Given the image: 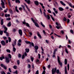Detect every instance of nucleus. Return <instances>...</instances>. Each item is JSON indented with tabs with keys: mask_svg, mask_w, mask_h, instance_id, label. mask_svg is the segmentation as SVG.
<instances>
[{
	"mask_svg": "<svg viewBox=\"0 0 74 74\" xmlns=\"http://www.w3.org/2000/svg\"><path fill=\"white\" fill-rule=\"evenodd\" d=\"M6 51L7 52H8L9 53H10L11 52V51H10V50L8 49H7L6 50Z\"/></svg>",
	"mask_w": 74,
	"mask_h": 74,
	"instance_id": "obj_42",
	"label": "nucleus"
},
{
	"mask_svg": "<svg viewBox=\"0 0 74 74\" xmlns=\"http://www.w3.org/2000/svg\"><path fill=\"white\" fill-rule=\"evenodd\" d=\"M57 58H58V63H59L61 67H62V62H60V61L59 57V56H57Z\"/></svg>",
	"mask_w": 74,
	"mask_h": 74,
	"instance_id": "obj_3",
	"label": "nucleus"
},
{
	"mask_svg": "<svg viewBox=\"0 0 74 74\" xmlns=\"http://www.w3.org/2000/svg\"><path fill=\"white\" fill-rule=\"evenodd\" d=\"M3 33V31H0V35H2Z\"/></svg>",
	"mask_w": 74,
	"mask_h": 74,
	"instance_id": "obj_38",
	"label": "nucleus"
},
{
	"mask_svg": "<svg viewBox=\"0 0 74 74\" xmlns=\"http://www.w3.org/2000/svg\"><path fill=\"white\" fill-rule=\"evenodd\" d=\"M11 25V22L9 23L8 24V27H10Z\"/></svg>",
	"mask_w": 74,
	"mask_h": 74,
	"instance_id": "obj_30",
	"label": "nucleus"
},
{
	"mask_svg": "<svg viewBox=\"0 0 74 74\" xmlns=\"http://www.w3.org/2000/svg\"><path fill=\"white\" fill-rule=\"evenodd\" d=\"M1 43L3 45H5V42L4 40L1 41Z\"/></svg>",
	"mask_w": 74,
	"mask_h": 74,
	"instance_id": "obj_11",
	"label": "nucleus"
},
{
	"mask_svg": "<svg viewBox=\"0 0 74 74\" xmlns=\"http://www.w3.org/2000/svg\"><path fill=\"white\" fill-rule=\"evenodd\" d=\"M1 25H3V20L2 19L1 21Z\"/></svg>",
	"mask_w": 74,
	"mask_h": 74,
	"instance_id": "obj_45",
	"label": "nucleus"
},
{
	"mask_svg": "<svg viewBox=\"0 0 74 74\" xmlns=\"http://www.w3.org/2000/svg\"><path fill=\"white\" fill-rule=\"evenodd\" d=\"M60 2L61 4H62V5H64V6H65V5H66V4L64 3L63 1H60Z\"/></svg>",
	"mask_w": 74,
	"mask_h": 74,
	"instance_id": "obj_13",
	"label": "nucleus"
},
{
	"mask_svg": "<svg viewBox=\"0 0 74 74\" xmlns=\"http://www.w3.org/2000/svg\"><path fill=\"white\" fill-rule=\"evenodd\" d=\"M5 65H3V64H1V67H3Z\"/></svg>",
	"mask_w": 74,
	"mask_h": 74,
	"instance_id": "obj_55",
	"label": "nucleus"
},
{
	"mask_svg": "<svg viewBox=\"0 0 74 74\" xmlns=\"http://www.w3.org/2000/svg\"><path fill=\"white\" fill-rule=\"evenodd\" d=\"M30 59L32 62H33V60H34V58L33 57H31Z\"/></svg>",
	"mask_w": 74,
	"mask_h": 74,
	"instance_id": "obj_37",
	"label": "nucleus"
},
{
	"mask_svg": "<svg viewBox=\"0 0 74 74\" xmlns=\"http://www.w3.org/2000/svg\"><path fill=\"white\" fill-rule=\"evenodd\" d=\"M43 15L46 18V19H48L50 20V16H49L48 14H46V13H45V12H43Z\"/></svg>",
	"mask_w": 74,
	"mask_h": 74,
	"instance_id": "obj_1",
	"label": "nucleus"
},
{
	"mask_svg": "<svg viewBox=\"0 0 74 74\" xmlns=\"http://www.w3.org/2000/svg\"><path fill=\"white\" fill-rule=\"evenodd\" d=\"M50 16H51V18L52 19V20L53 21H55V19H54V18H53V17H52V15H50Z\"/></svg>",
	"mask_w": 74,
	"mask_h": 74,
	"instance_id": "obj_40",
	"label": "nucleus"
},
{
	"mask_svg": "<svg viewBox=\"0 0 74 74\" xmlns=\"http://www.w3.org/2000/svg\"><path fill=\"white\" fill-rule=\"evenodd\" d=\"M3 28H4L5 29V30L3 31L4 33H6L7 32V28L6 27H5V26L3 25Z\"/></svg>",
	"mask_w": 74,
	"mask_h": 74,
	"instance_id": "obj_5",
	"label": "nucleus"
},
{
	"mask_svg": "<svg viewBox=\"0 0 74 74\" xmlns=\"http://www.w3.org/2000/svg\"><path fill=\"white\" fill-rule=\"evenodd\" d=\"M18 32L20 36H22V30L21 29H19L18 30Z\"/></svg>",
	"mask_w": 74,
	"mask_h": 74,
	"instance_id": "obj_10",
	"label": "nucleus"
},
{
	"mask_svg": "<svg viewBox=\"0 0 74 74\" xmlns=\"http://www.w3.org/2000/svg\"><path fill=\"white\" fill-rule=\"evenodd\" d=\"M64 62L65 64H66L67 63V60L66 59H65Z\"/></svg>",
	"mask_w": 74,
	"mask_h": 74,
	"instance_id": "obj_33",
	"label": "nucleus"
},
{
	"mask_svg": "<svg viewBox=\"0 0 74 74\" xmlns=\"http://www.w3.org/2000/svg\"><path fill=\"white\" fill-rule=\"evenodd\" d=\"M19 10H20V11H22V8H21V7H20L19 8Z\"/></svg>",
	"mask_w": 74,
	"mask_h": 74,
	"instance_id": "obj_61",
	"label": "nucleus"
},
{
	"mask_svg": "<svg viewBox=\"0 0 74 74\" xmlns=\"http://www.w3.org/2000/svg\"><path fill=\"white\" fill-rule=\"evenodd\" d=\"M70 32L71 33H72V34L73 33V30H70Z\"/></svg>",
	"mask_w": 74,
	"mask_h": 74,
	"instance_id": "obj_63",
	"label": "nucleus"
},
{
	"mask_svg": "<svg viewBox=\"0 0 74 74\" xmlns=\"http://www.w3.org/2000/svg\"><path fill=\"white\" fill-rule=\"evenodd\" d=\"M34 48L36 49V50H37V49H38V47L37 46H35L34 47Z\"/></svg>",
	"mask_w": 74,
	"mask_h": 74,
	"instance_id": "obj_21",
	"label": "nucleus"
},
{
	"mask_svg": "<svg viewBox=\"0 0 74 74\" xmlns=\"http://www.w3.org/2000/svg\"><path fill=\"white\" fill-rule=\"evenodd\" d=\"M9 12H10V14H13V12H12V11L11 9H10L9 10Z\"/></svg>",
	"mask_w": 74,
	"mask_h": 74,
	"instance_id": "obj_44",
	"label": "nucleus"
},
{
	"mask_svg": "<svg viewBox=\"0 0 74 74\" xmlns=\"http://www.w3.org/2000/svg\"><path fill=\"white\" fill-rule=\"evenodd\" d=\"M15 10L17 12H19V10L17 9V6H16L15 7Z\"/></svg>",
	"mask_w": 74,
	"mask_h": 74,
	"instance_id": "obj_29",
	"label": "nucleus"
},
{
	"mask_svg": "<svg viewBox=\"0 0 74 74\" xmlns=\"http://www.w3.org/2000/svg\"><path fill=\"white\" fill-rule=\"evenodd\" d=\"M39 4H40L41 6H42V7L43 9H44V8H45V7L43 6V4H42V3H39Z\"/></svg>",
	"mask_w": 74,
	"mask_h": 74,
	"instance_id": "obj_15",
	"label": "nucleus"
},
{
	"mask_svg": "<svg viewBox=\"0 0 74 74\" xmlns=\"http://www.w3.org/2000/svg\"><path fill=\"white\" fill-rule=\"evenodd\" d=\"M37 35L40 38H41V35H40L39 32H37Z\"/></svg>",
	"mask_w": 74,
	"mask_h": 74,
	"instance_id": "obj_14",
	"label": "nucleus"
},
{
	"mask_svg": "<svg viewBox=\"0 0 74 74\" xmlns=\"http://www.w3.org/2000/svg\"><path fill=\"white\" fill-rule=\"evenodd\" d=\"M27 67L29 69H30V67H31V65H30L29 64H28V65Z\"/></svg>",
	"mask_w": 74,
	"mask_h": 74,
	"instance_id": "obj_50",
	"label": "nucleus"
},
{
	"mask_svg": "<svg viewBox=\"0 0 74 74\" xmlns=\"http://www.w3.org/2000/svg\"><path fill=\"white\" fill-rule=\"evenodd\" d=\"M17 64L19 65V63H20V61H19V60H18L17 61Z\"/></svg>",
	"mask_w": 74,
	"mask_h": 74,
	"instance_id": "obj_51",
	"label": "nucleus"
},
{
	"mask_svg": "<svg viewBox=\"0 0 74 74\" xmlns=\"http://www.w3.org/2000/svg\"><path fill=\"white\" fill-rule=\"evenodd\" d=\"M17 45H18V46H21V44L19 42H18Z\"/></svg>",
	"mask_w": 74,
	"mask_h": 74,
	"instance_id": "obj_56",
	"label": "nucleus"
},
{
	"mask_svg": "<svg viewBox=\"0 0 74 74\" xmlns=\"http://www.w3.org/2000/svg\"><path fill=\"white\" fill-rule=\"evenodd\" d=\"M26 2L28 4H30V0H28Z\"/></svg>",
	"mask_w": 74,
	"mask_h": 74,
	"instance_id": "obj_35",
	"label": "nucleus"
},
{
	"mask_svg": "<svg viewBox=\"0 0 74 74\" xmlns=\"http://www.w3.org/2000/svg\"><path fill=\"white\" fill-rule=\"evenodd\" d=\"M23 23L24 24V25H26V26L28 27H30V25L29 24L27 23H26L25 22H23Z\"/></svg>",
	"mask_w": 74,
	"mask_h": 74,
	"instance_id": "obj_8",
	"label": "nucleus"
},
{
	"mask_svg": "<svg viewBox=\"0 0 74 74\" xmlns=\"http://www.w3.org/2000/svg\"><path fill=\"white\" fill-rule=\"evenodd\" d=\"M34 3L36 5H38L39 3H38V2L37 1H35L34 2Z\"/></svg>",
	"mask_w": 74,
	"mask_h": 74,
	"instance_id": "obj_17",
	"label": "nucleus"
},
{
	"mask_svg": "<svg viewBox=\"0 0 74 74\" xmlns=\"http://www.w3.org/2000/svg\"><path fill=\"white\" fill-rule=\"evenodd\" d=\"M65 50L66 52V53H69V52H68V51H67V49H65Z\"/></svg>",
	"mask_w": 74,
	"mask_h": 74,
	"instance_id": "obj_47",
	"label": "nucleus"
},
{
	"mask_svg": "<svg viewBox=\"0 0 74 74\" xmlns=\"http://www.w3.org/2000/svg\"><path fill=\"white\" fill-rule=\"evenodd\" d=\"M25 43H26L27 44H31L30 42H29V41H25Z\"/></svg>",
	"mask_w": 74,
	"mask_h": 74,
	"instance_id": "obj_31",
	"label": "nucleus"
},
{
	"mask_svg": "<svg viewBox=\"0 0 74 74\" xmlns=\"http://www.w3.org/2000/svg\"><path fill=\"white\" fill-rule=\"evenodd\" d=\"M13 51L14 52H15V51H16V48L14 47H13Z\"/></svg>",
	"mask_w": 74,
	"mask_h": 74,
	"instance_id": "obj_22",
	"label": "nucleus"
},
{
	"mask_svg": "<svg viewBox=\"0 0 74 74\" xmlns=\"http://www.w3.org/2000/svg\"><path fill=\"white\" fill-rule=\"evenodd\" d=\"M53 10L55 12L56 14H57L58 13V10H56V9L55 8H53Z\"/></svg>",
	"mask_w": 74,
	"mask_h": 74,
	"instance_id": "obj_12",
	"label": "nucleus"
},
{
	"mask_svg": "<svg viewBox=\"0 0 74 74\" xmlns=\"http://www.w3.org/2000/svg\"><path fill=\"white\" fill-rule=\"evenodd\" d=\"M16 3H20V1L19 0H16Z\"/></svg>",
	"mask_w": 74,
	"mask_h": 74,
	"instance_id": "obj_53",
	"label": "nucleus"
},
{
	"mask_svg": "<svg viewBox=\"0 0 74 74\" xmlns=\"http://www.w3.org/2000/svg\"><path fill=\"white\" fill-rule=\"evenodd\" d=\"M45 71L44 70V71H43V72H42V74H45Z\"/></svg>",
	"mask_w": 74,
	"mask_h": 74,
	"instance_id": "obj_62",
	"label": "nucleus"
},
{
	"mask_svg": "<svg viewBox=\"0 0 74 74\" xmlns=\"http://www.w3.org/2000/svg\"><path fill=\"white\" fill-rule=\"evenodd\" d=\"M3 38L4 40H6V39L7 38V37L5 36H3Z\"/></svg>",
	"mask_w": 74,
	"mask_h": 74,
	"instance_id": "obj_58",
	"label": "nucleus"
},
{
	"mask_svg": "<svg viewBox=\"0 0 74 74\" xmlns=\"http://www.w3.org/2000/svg\"><path fill=\"white\" fill-rule=\"evenodd\" d=\"M47 11L49 13H51V11L49 10H47Z\"/></svg>",
	"mask_w": 74,
	"mask_h": 74,
	"instance_id": "obj_49",
	"label": "nucleus"
},
{
	"mask_svg": "<svg viewBox=\"0 0 74 74\" xmlns=\"http://www.w3.org/2000/svg\"><path fill=\"white\" fill-rule=\"evenodd\" d=\"M8 40H9V42H11V38L8 37Z\"/></svg>",
	"mask_w": 74,
	"mask_h": 74,
	"instance_id": "obj_34",
	"label": "nucleus"
},
{
	"mask_svg": "<svg viewBox=\"0 0 74 74\" xmlns=\"http://www.w3.org/2000/svg\"><path fill=\"white\" fill-rule=\"evenodd\" d=\"M69 5L71 7H73V8L74 9V5L72 6V5H71V3H69Z\"/></svg>",
	"mask_w": 74,
	"mask_h": 74,
	"instance_id": "obj_20",
	"label": "nucleus"
},
{
	"mask_svg": "<svg viewBox=\"0 0 74 74\" xmlns=\"http://www.w3.org/2000/svg\"><path fill=\"white\" fill-rule=\"evenodd\" d=\"M56 72L57 74H59V73H60V71H59V70L58 69L56 71Z\"/></svg>",
	"mask_w": 74,
	"mask_h": 74,
	"instance_id": "obj_43",
	"label": "nucleus"
},
{
	"mask_svg": "<svg viewBox=\"0 0 74 74\" xmlns=\"http://www.w3.org/2000/svg\"><path fill=\"white\" fill-rule=\"evenodd\" d=\"M3 68H4V69H5V70H6V69H7V67L5 66V65L3 67Z\"/></svg>",
	"mask_w": 74,
	"mask_h": 74,
	"instance_id": "obj_60",
	"label": "nucleus"
},
{
	"mask_svg": "<svg viewBox=\"0 0 74 74\" xmlns=\"http://www.w3.org/2000/svg\"><path fill=\"white\" fill-rule=\"evenodd\" d=\"M72 74H74V70H73V71L72 72Z\"/></svg>",
	"mask_w": 74,
	"mask_h": 74,
	"instance_id": "obj_64",
	"label": "nucleus"
},
{
	"mask_svg": "<svg viewBox=\"0 0 74 74\" xmlns=\"http://www.w3.org/2000/svg\"><path fill=\"white\" fill-rule=\"evenodd\" d=\"M15 45H16V41H14L13 42V44H12V45L13 47H14Z\"/></svg>",
	"mask_w": 74,
	"mask_h": 74,
	"instance_id": "obj_16",
	"label": "nucleus"
},
{
	"mask_svg": "<svg viewBox=\"0 0 74 74\" xmlns=\"http://www.w3.org/2000/svg\"><path fill=\"white\" fill-rule=\"evenodd\" d=\"M31 20L33 21V22L34 23L35 25L36 26V27H39L40 26L38 25V24L37 23L35 22L34 21V20H33V18H31Z\"/></svg>",
	"mask_w": 74,
	"mask_h": 74,
	"instance_id": "obj_4",
	"label": "nucleus"
},
{
	"mask_svg": "<svg viewBox=\"0 0 74 74\" xmlns=\"http://www.w3.org/2000/svg\"><path fill=\"white\" fill-rule=\"evenodd\" d=\"M58 50V49H55L54 51V52L53 53V54H55L56 53V51Z\"/></svg>",
	"mask_w": 74,
	"mask_h": 74,
	"instance_id": "obj_23",
	"label": "nucleus"
},
{
	"mask_svg": "<svg viewBox=\"0 0 74 74\" xmlns=\"http://www.w3.org/2000/svg\"><path fill=\"white\" fill-rule=\"evenodd\" d=\"M21 6L23 8L24 11H26V10H25V6L23 5H21Z\"/></svg>",
	"mask_w": 74,
	"mask_h": 74,
	"instance_id": "obj_26",
	"label": "nucleus"
},
{
	"mask_svg": "<svg viewBox=\"0 0 74 74\" xmlns=\"http://www.w3.org/2000/svg\"><path fill=\"white\" fill-rule=\"evenodd\" d=\"M56 68H54V69H52V74H55V73H56Z\"/></svg>",
	"mask_w": 74,
	"mask_h": 74,
	"instance_id": "obj_7",
	"label": "nucleus"
},
{
	"mask_svg": "<svg viewBox=\"0 0 74 74\" xmlns=\"http://www.w3.org/2000/svg\"><path fill=\"white\" fill-rule=\"evenodd\" d=\"M1 4L2 5H4V2H3V1L2 0H1Z\"/></svg>",
	"mask_w": 74,
	"mask_h": 74,
	"instance_id": "obj_24",
	"label": "nucleus"
},
{
	"mask_svg": "<svg viewBox=\"0 0 74 74\" xmlns=\"http://www.w3.org/2000/svg\"><path fill=\"white\" fill-rule=\"evenodd\" d=\"M8 1L9 6H10V7H11V3L10 2V0H8Z\"/></svg>",
	"mask_w": 74,
	"mask_h": 74,
	"instance_id": "obj_27",
	"label": "nucleus"
},
{
	"mask_svg": "<svg viewBox=\"0 0 74 74\" xmlns=\"http://www.w3.org/2000/svg\"><path fill=\"white\" fill-rule=\"evenodd\" d=\"M63 20L64 21H67V19L66 17H64V18L63 19Z\"/></svg>",
	"mask_w": 74,
	"mask_h": 74,
	"instance_id": "obj_48",
	"label": "nucleus"
},
{
	"mask_svg": "<svg viewBox=\"0 0 74 74\" xmlns=\"http://www.w3.org/2000/svg\"><path fill=\"white\" fill-rule=\"evenodd\" d=\"M58 9H59V10H60V11H63V10H64L63 8L62 7L59 8Z\"/></svg>",
	"mask_w": 74,
	"mask_h": 74,
	"instance_id": "obj_19",
	"label": "nucleus"
},
{
	"mask_svg": "<svg viewBox=\"0 0 74 74\" xmlns=\"http://www.w3.org/2000/svg\"><path fill=\"white\" fill-rule=\"evenodd\" d=\"M26 6V7L27 8V10H28V11H29L30 10H29V8H28V7H27V5H26V4H24Z\"/></svg>",
	"mask_w": 74,
	"mask_h": 74,
	"instance_id": "obj_41",
	"label": "nucleus"
},
{
	"mask_svg": "<svg viewBox=\"0 0 74 74\" xmlns=\"http://www.w3.org/2000/svg\"><path fill=\"white\" fill-rule=\"evenodd\" d=\"M1 74H5V73L4 71L1 72Z\"/></svg>",
	"mask_w": 74,
	"mask_h": 74,
	"instance_id": "obj_54",
	"label": "nucleus"
},
{
	"mask_svg": "<svg viewBox=\"0 0 74 74\" xmlns=\"http://www.w3.org/2000/svg\"><path fill=\"white\" fill-rule=\"evenodd\" d=\"M0 15L2 16H4V14L3 13H2L0 14Z\"/></svg>",
	"mask_w": 74,
	"mask_h": 74,
	"instance_id": "obj_59",
	"label": "nucleus"
},
{
	"mask_svg": "<svg viewBox=\"0 0 74 74\" xmlns=\"http://www.w3.org/2000/svg\"><path fill=\"white\" fill-rule=\"evenodd\" d=\"M25 51L26 52H29V49H25Z\"/></svg>",
	"mask_w": 74,
	"mask_h": 74,
	"instance_id": "obj_39",
	"label": "nucleus"
},
{
	"mask_svg": "<svg viewBox=\"0 0 74 74\" xmlns=\"http://www.w3.org/2000/svg\"><path fill=\"white\" fill-rule=\"evenodd\" d=\"M27 56V53H26V52H25L22 55V59H24V58H25V56Z\"/></svg>",
	"mask_w": 74,
	"mask_h": 74,
	"instance_id": "obj_6",
	"label": "nucleus"
},
{
	"mask_svg": "<svg viewBox=\"0 0 74 74\" xmlns=\"http://www.w3.org/2000/svg\"><path fill=\"white\" fill-rule=\"evenodd\" d=\"M38 58L39 59H40V56H41V55H40V54H38Z\"/></svg>",
	"mask_w": 74,
	"mask_h": 74,
	"instance_id": "obj_57",
	"label": "nucleus"
},
{
	"mask_svg": "<svg viewBox=\"0 0 74 74\" xmlns=\"http://www.w3.org/2000/svg\"><path fill=\"white\" fill-rule=\"evenodd\" d=\"M65 73L66 74H67V69L66 66L65 67Z\"/></svg>",
	"mask_w": 74,
	"mask_h": 74,
	"instance_id": "obj_18",
	"label": "nucleus"
},
{
	"mask_svg": "<svg viewBox=\"0 0 74 74\" xmlns=\"http://www.w3.org/2000/svg\"><path fill=\"white\" fill-rule=\"evenodd\" d=\"M4 56H3L2 57H0V60H3V59H4Z\"/></svg>",
	"mask_w": 74,
	"mask_h": 74,
	"instance_id": "obj_32",
	"label": "nucleus"
},
{
	"mask_svg": "<svg viewBox=\"0 0 74 74\" xmlns=\"http://www.w3.org/2000/svg\"><path fill=\"white\" fill-rule=\"evenodd\" d=\"M8 56L10 59H11V54H9L8 55Z\"/></svg>",
	"mask_w": 74,
	"mask_h": 74,
	"instance_id": "obj_52",
	"label": "nucleus"
},
{
	"mask_svg": "<svg viewBox=\"0 0 74 74\" xmlns=\"http://www.w3.org/2000/svg\"><path fill=\"white\" fill-rule=\"evenodd\" d=\"M5 59H6V63H9L10 60H9V58L7 57H5Z\"/></svg>",
	"mask_w": 74,
	"mask_h": 74,
	"instance_id": "obj_9",
	"label": "nucleus"
},
{
	"mask_svg": "<svg viewBox=\"0 0 74 74\" xmlns=\"http://www.w3.org/2000/svg\"><path fill=\"white\" fill-rule=\"evenodd\" d=\"M13 68L14 69H17V66H13Z\"/></svg>",
	"mask_w": 74,
	"mask_h": 74,
	"instance_id": "obj_46",
	"label": "nucleus"
},
{
	"mask_svg": "<svg viewBox=\"0 0 74 74\" xmlns=\"http://www.w3.org/2000/svg\"><path fill=\"white\" fill-rule=\"evenodd\" d=\"M13 74H18V71H16L15 72H13Z\"/></svg>",
	"mask_w": 74,
	"mask_h": 74,
	"instance_id": "obj_36",
	"label": "nucleus"
},
{
	"mask_svg": "<svg viewBox=\"0 0 74 74\" xmlns=\"http://www.w3.org/2000/svg\"><path fill=\"white\" fill-rule=\"evenodd\" d=\"M40 23L41 26H42V27H45V25L43 24V23H42V22H41Z\"/></svg>",
	"mask_w": 74,
	"mask_h": 74,
	"instance_id": "obj_28",
	"label": "nucleus"
},
{
	"mask_svg": "<svg viewBox=\"0 0 74 74\" xmlns=\"http://www.w3.org/2000/svg\"><path fill=\"white\" fill-rule=\"evenodd\" d=\"M10 16V14H6L5 15V17H9Z\"/></svg>",
	"mask_w": 74,
	"mask_h": 74,
	"instance_id": "obj_25",
	"label": "nucleus"
},
{
	"mask_svg": "<svg viewBox=\"0 0 74 74\" xmlns=\"http://www.w3.org/2000/svg\"><path fill=\"white\" fill-rule=\"evenodd\" d=\"M56 25H57V26H56V27L57 29H59L60 28H62V27H61L60 24H59L57 22H56Z\"/></svg>",
	"mask_w": 74,
	"mask_h": 74,
	"instance_id": "obj_2",
	"label": "nucleus"
}]
</instances>
